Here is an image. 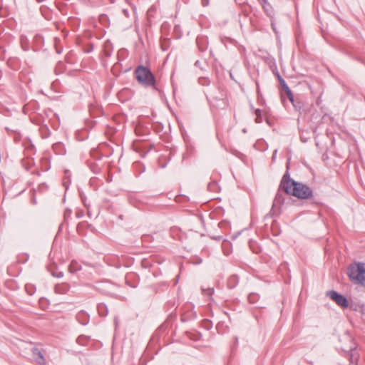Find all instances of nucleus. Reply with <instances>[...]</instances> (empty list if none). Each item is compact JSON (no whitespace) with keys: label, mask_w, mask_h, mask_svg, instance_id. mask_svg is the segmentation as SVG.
<instances>
[{"label":"nucleus","mask_w":365,"mask_h":365,"mask_svg":"<svg viewBox=\"0 0 365 365\" xmlns=\"http://www.w3.org/2000/svg\"><path fill=\"white\" fill-rule=\"evenodd\" d=\"M280 188L287 194L292 195L299 199H309L313 195L312 190L309 186L291 179L287 171L282 177Z\"/></svg>","instance_id":"obj_1"},{"label":"nucleus","mask_w":365,"mask_h":365,"mask_svg":"<svg viewBox=\"0 0 365 365\" xmlns=\"http://www.w3.org/2000/svg\"><path fill=\"white\" fill-rule=\"evenodd\" d=\"M134 74L140 85L145 87L155 88V77L149 68L140 65L135 68Z\"/></svg>","instance_id":"obj_2"},{"label":"nucleus","mask_w":365,"mask_h":365,"mask_svg":"<svg viewBox=\"0 0 365 365\" xmlns=\"http://www.w3.org/2000/svg\"><path fill=\"white\" fill-rule=\"evenodd\" d=\"M347 274L351 281L356 284L365 287V264H352L347 268Z\"/></svg>","instance_id":"obj_3"},{"label":"nucleus","mask_w":365,"mask_h":365,"mask_svg":"<svg viewBox=\"0 0 365 365\" xmlns=\"http://www.w3.org/2000/svg\"><path fill=\"white\" fill-rule=\"evenodd\" d=\"M327 296L335 302L338 306L342 308H347L349 307L348 299L344 295L338 293L336 291H329L327 292Z\"/></svg>","instance_id":"obj_4"},{"label":"nucleus","mask_w":365,"mask_h":365,"mask_svg":"<svg viewBox=\"0 0 365 365\" xmlns=\"http://www.w3.org/2000/svg\"><path fill=\"white\" fill-rule=\"evenodd\" d=\"M350 341L351 342V346H350V348L349 349H343V351L349 357L350 362L353 364L358 360L359 354L356 350V346L355 344L353 343V340L350 339Z\"/></svg>","instance_id":"obj_5"},{"label":"nucleus","mask_w":365,"mask_h":365,"mask_svg":"<svg viewBox=\"0 0 365 365\" xmlns=\"http://www.w3.org/2000/svg\"><path fill=\"white\" fill-rule=\"evenodd\" d=\"M32 354L34 356L35 361L40 365H45L46 361L43 354L37 349L34 348L32 349Z\"/></svg>","instance_id":"obj_6"},{"label":"nucleus","mask_w":365,"mask_h":365,"mask_svg":"<svg viewBox=\"0 0 365 365\" xmlns=\"http://www.w3.org/2000/svg\"><path fill=\"white\" fill-rule=\"evenodd\" d=\"M76 319L81 324L86 325L89 322V315L82 310L76 314Z\"/></svg>","instance_id":"obj_7"},{"label":"nucleus","mask_w":365,"mask_h":365,"mask_svg":"<svg viewBox=\"0 0 365 365\" xmlns=\"http://www.w3.org/2000/svg\"><path fill=\"white\" fill-rule=\"evenodd\" d=\"M248 301L250 304H256L257 302V301L259 300V297L258 295V294L257 293H250L249 295H248Z\"/></svg>","instance_id":"obj_8"},{"label":"nucleus","mask_w":365,"mask_h":365,"mask_svg":"<svg viewBox=\"0 0 365 365\" xmlns=\"http://www.w3.org/2000/svg\"><path fill=\"white\" fill-rule=\"evenodd\" d=\"M25 289H26V292L29 295H33L36 291L35 287L32 284H26Z\"/></svg>","instance_id":"obj_9"},{"label":"nucleus","mask_w":365,"mask_h":365,"mask_svg":"<svg viewBox=\"0 0 365 365\" xmlns=\"http://www.w3.org/2000/svg\"><path fill=\"white\" fill-rule=\"evenodd\" d=\"M277 77H278L279 82L281 86L282 87V88L284 89V91L289 88V86H287V83L285 82V81L282 78V76L279 73L277 74Z\"/></svg>","instance_id":"obj_10"},{"label":"nucleus","mask_w":365,"mask_h":365,"mask_svg":"<svg viewBox=\"0 0 365 365\" xmlns=\"http://www.w3.org/2000/svg\"><path fill=\"white\" fill-rule=\"evenodd\" d=\"M284 91H285L287 96L288 99L289 100V101L292 103H294V101L295 100V98H294V95H293L292 91L290 90V88H289L287 90H285Z\"/></svg>","instance_id":"obj_11"},{"label":"nucleus","mask_w":365,"mask_h":365,"mask_svg":"<svg viewBox=\"0 0 365 365\" xmlns=\"http://www.w3.org/2000/svg\"><path fill=\"white\" fill-rule=\"evenodd\" d=\"M292 104L297 111H300L303 107V104L300 101L297 100H294V103Z\"/></svg>","instance_id":"obj_12"},{"label":"nucleus","mask_w":365,"mask_h":365,"mask_svg":"<svg viewBox=\"0 0 365 365\" xmlns=\"http://www.w3.org/2000/svg\"><path fill=\"white\" fill-rule=\"evenodd\" d=\"M56 292L58 293L66 292L67 290V286L66 285H58L55 288Z\"/></svg>","instance_id":"obj_13"},{"label":"nucleus","mask_w":365,"mask_h":365,"mask_svg":"<svg viewBox=\"0 0 365 365\" xmlns=\"http://www.w3.org/2000/svg\"><path fill=\"white\" fill-rule=\"evenodd\" d=\"M266 14L271 18H272L273 11L272 9V6L269 4V6L268 5H266V9H264Z\"/></svg>","instance_id":"obj_14"},{"label":"nucleus","mask_w":365,"mask_h":365,"mask_svg":"<svg viewBox=\"0 0 365 365\" xmlns=\"http://www.w3.org/2000/svg\"><path fill=\"white\" fill-rule=\"evenodd\" d=\"M205 294L211 296L214 293V289L213 288H208L207 289L202 290Z\"/></svg>","instance_id":"obj_15"},{"label":"nucleus","mask_w":365,"mask_h":365,"mask_svg":"<svg viewBox=\"0 0 365 365\" xmlns=\"http://www.w3.org/2000/svg\"><path fill=\"white\" fill-rule=\"evenodd\" d=\"M98 311H99V312L101 314L102 309H106V314H107V307H106V306L104 304H100L98 306Z\"/></svg>","instance_id":"obj_16"},{"label":"nucleus","mask_w":365,"mask_h":365,"mask_svg":"<svg viewBox=\"0 0 365 365\" xmlns=\"http://www.w3.org/2000/svg\"><path fill=\"white\" fill-rule=\"evenodd\" d=\"M255 115L257 116L256 122L257 123H260V120H258V118L261 117V110L259 109H257L255 110Z\"/></svg>","instance_id":"obj_17"},{"label":"nucleus","mask_w":365,"mask_h":365,"mask_svg":"<svg viewBox=\"0 0 365 365\" xmlns=\"http://www.w3.org/2000/svg\"><path fill=\"white\" fill-rule=\"evenodd\" d=\"M262 5V7L264 9H266V5H268L269 6V3L267 0H259Z\"/></svg>","instance_id":"obj_18"},{"label":"nucleus","mask_w":365,"mask_h":365,"mask_svg":"<svg viewBox=\"0 0 365 365\" xmlns=\"http://www.w3.org/2000/svg\"><path fill=\"white\" fill-rule=\"evenodd\" d=\"M271 26H272V29L274 31V32L277 33L275 22L274 21V20L272 19L271 20Z\"/></svg>","instance_id":"obj_19"},{"label":"nucleus","mask_w":365,"mask_h":365,"mask_svg":"<svg viewBox=\"0 0 365 365\" xmlns=\"http://www.w3.org/2000/svg\"><path fill=\"white\" fill-rule=\"evenodd\" d=\"M201 81H203L204 82H200L201 84L202 85H205V84H209V81L207 80V79H202Z\"/></svg>","instance_id":"obj_20"},{"label":"nucleus","mask_w":365,"mask_h":365,"mask_svg":"<svg viewBox=\"0 0 365 365\" xmlns=\"http://www.w3.org/2000/svg\"><path fill=\"white\" fill-rule=\"evenodd\" d=\"M199 63V61H196V62H195V65L199 66V63Z\"/></svg>","instance_id":"obj_21"},{"label":"nucleus","mask_w":365,"mask_h":365,"mask_svg":"<svg viewBox=\"0 0 365 365\" xmlns=\"http://www.w3.org/2000/svg\"><path fill=\"white\" fill-rule=\"evenodd\" d=\"M199 63V61H196V62H195V65L199 66V63Z\"/></svg>","instance_id":"obj_22"},{"label":"nucleus","mask_w":365,"mask_h":365,"mask_svg":"<svg viewBox=\"0 0 365 365\" xmlns=\"http://www.w3.org/2000/svg\"><path fill=\"white\" fill-rule=\"evenodd\" d=\"M279 197V194L276 195V200Z\"/></svg>","instance_id":"obj_23"}]
</instances>
